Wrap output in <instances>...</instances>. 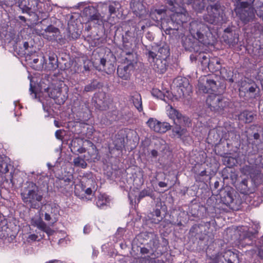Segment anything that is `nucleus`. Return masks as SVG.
<instances>
[{"label": "nucleus", "instance_id": "nucleus-1", "mask_svg": "<svg viewBox=\"0 0 263 263\" xmlns=\"http://www.w3.org/2000/svg\"><path fill=\"white\" fill-rule=\"evenodd\" d=\"M191 36L182 39V46L186 50L197 53L200 50L199 43L205 45L213 44L216 37L210 28L202 22L194 21L190 23L189 27Z\"/></svg>", "mask_w": 263, "mask_h": 263}, {"label": "nucleus", "instance_id": "nucleus-2", "mask_svg": "<svg viewBox=\"0 0 263 263\" xmlns=\"http://www.w3.org/2000/svg\"><path fill=\"white\" fill-rule=\"evenodd\" d=\"M22 201L31 209H37L43 199L42 190L32 181H27L21 190Z\"/></svg>", "mask_w": 263, "mask_h": 263}, {"label": "nucleus", "instance_id": "nucleus-3", "mask_svg": "<svg viewBox=\"0 0 263 263\" xmlns=\"http://www.w3.org/2000/svg\"><path fill=\"white\" fill-rule=\"evenodd\" d=\"M254 2L255 0L236 1L235 12L240 21L245 25L253 22L255 18L256 10L253 7Z\"/></svg>", "mask_w": 263, "mask_h": 263}, {"label": "nucleus", "instance_id": "nucleus-4", "mask_svg": "<svg viewBox=\"0 0 263 263\" xmlns=\"http://www.w3.org/2000/svg\"><path fill=\"white\" fill-rule=\"evenodd\" d=\"M169 112L171 118H173L174 123L176 124V126L172 129L173 134L174 136H177L178 138H181L187 133V130L182 128L181 125L189 126L191 122L190 120L188 117L183 116L178 110L172 107L171 108Z\"/></svg>", "mask_w": 263, "mask_h": 263}, {"label": "nucleus", "instance_id": "nucleus-5", "mask_svg": "<svg viewBox=\"0 0 263 263\" xmlns=\"http://www.w3.org/2000/svg\"><path fill=\"white\" fill-rule=\"evenodd\" d=\"M206 103L211 111L216 112L224 110L230 104L228 99L216 94L209 95L206 100Z\"/></svg>", "mask_w": 263, "mask_h": 263}, {"label": "nucleus", "instance_id": "nucleus-6", "mask_svg": "<svg viewBox=\"0 0 263 263\" xmlns=\"http://www.w3.org/2000/svg\"><path fill=\"white\" fill-rule=\"evenodd\" d=\"M206 9L208 14L204 16L205 22L211 24H221L223 22L224 12L220 4L209 5Z\"/></svg>", "mask_w": 263, "mask_h": 263}, {"label": "nucleus", "instance_id": "nucleus-7", "mask_svg": "<svg viewBox=\"0 0 263 263\" xmlns=\"http://www.w3.org/2000/svg\"><path fill=\"white\" fill-rule=\"evenodd\" d=\"M218 82V77L213 74L200 77L198 86L200 91L203 93H210L217 89Z\"/></svg>", "mask_w": 263, "mask_h": 263}, {"label": "nucleus", "instance_id": "nucleus-8", "mask_svg": "<svg viewBox=\"0 0 263 263\" xmlns=\"http://www.w3.org/2000/svg\"><path fill=\"white\" fill-rule=\"evenodd\" d=\"M145 54L148 61L152 64L153 69L157 72L163 73L166 70V59L157 57L156 52L146 49Z\"/></svg>", "mask_w": 263, "mask_h": 263}, {"label": "nucleus", "instance_id": "nucleus-9", "mask_svg": "<svg viewBox=\"0 0 263 263\" xmlns=\"http://www.w3.org/2000/svg\"><path fill=\"white\" fill-rule=\"evenodd\" d=\"M127 56L125 58V61H127V65H121L118 66L117 68V73L118 76L123 80H127L130 78L131 71L134 69V56L132 49L128 51H124Z\"/></svg>", "mask_w": 263, "mask_h": 263}, {"label": "nucleus", "instance_id": "nucleus-10", "mask_svg": "<svg viewBox=\"0 0 263 263\" xmlns=\"http://www.w3.org/2000/svg\"><path fill=\"white\" fill-rule=\"evenodd\" d=\"M198 60L203 68L208 67L212 71H217L220 69L221 64L220 60L217 58L210 59V55L204 52H200L198 53Z\"/></svg>", "mask_w": 263, "mask_h": 263}, {"label": "nucleus", "instance_id": "nucleus-11", "mask_svg": "<svg viewBox=\"0 0 263 263\" xmlns=\"http://www.w3.org/2000/svg\"><path fill=\"white\" fill-rule=\"evenodd\" d=\"M241 172L249 175L256 186H258L263 181V174L256 166L246 165L242 167Z\"/></svg>", "mask_w": 263, "mask_h": 263}, {"label": "nucleus", "instance_id": "nucleus-12", "mask_svg": "<svg viewBox=\"0 0 263 263\" xmlns=\"http://www.w3.org/2000/svg\"><path fill=\"white\" fill-rule=\"evenodd\" d=\"M176 85L177 91L179 97L189 95L192 92V86L189 81L184 77H177L174 81Z\"/></svg>", "mask_w": 263, "mask_h": 263}, {"label": "nucleus", "instance_id": "nucleus-13", "mask_svg": "<svg viewBox=\"0 0 263 263\" xmlns=\"http://www.w3.org/2000/svg\"><path fill=\"white\" fill-rule=\"evenodd\" d=\"M57 186L62 193H67L72 191L74 184L73 176L69 174L61 178H59L55 182Z\"/></svg>", "mask_w": 263, "mask_h": 263}, {"label": "nucleus", "instance_id": "nucleus-14", "mask_svg": "<svg viewBox=\"0 0 263 263\" xmlns=\"http://www.w3.org/2000/svg\"><path fill=\"white\" fill-rule=\"evenodd\" d=\"M84 13L89 18V21L99 26L104 25L103 17L94 7L88 6L84 10Z\"/></svg>", "mask_w": 263, "mask_h": 263}, {"label": "nucleus", "instance_id": "nucleus-15", "mask_svg": "<svg viewBox=\"0 0 263 263\" xmlns=\"http://www.w3.org/2000/svg\"><path fill=\"white\" fill-rule=\"evenodd\" d=\"M46 209L47 211L45 213L44 219L49 222L50 225L53 226L58 221L60 215L59 208L55 205H48L46 206Z\"/></svg>", "mask_w": 263, "mask_h": 263}, {"label": "nucleus", "instance_id": "nucleus-16", "mask_svg": "<svg viewBox=\"0 0 263 263\" xmlns=\"http://www.w3.org/2000/svg\"><path fill=\"white\" fill-rule=\"evenodd\" d=\"M161 27L166 34H171L174 33V31H177L180 26L170 16V18H164L162 21Z\"/></svg>", "mask_w": 263, "mask_h": 263}, {"label": "nucleus", "instance_id": "nucleus-17", "mask_svg": "<svg viewBox=\"0 0 263 263\" xmlns=\"http://www.w3.org/2000/svg\"><path fill=\"white\" fill-rule=\"evenodd\" d=\"M173 12L171 16L180 27L187 21V13L184 8L180 7Z\"/></svg>", "mask_w": 263, "mask_h": 263}, {"label": "nucleus", "instance_id": "nucleus-18", "mask_svg": "<svg viewBox=\"0 0 263 263\" xmlns=\"http://www.w3.org/2000/svg\"><path fill=\"white\" fill-rule=\"evenodd\" d=\"M257 88L256 85H250L246 84L241 86L239 89V96L240 97H246L247 98H255V91Z\"/></svg>", "mask_w": 263, "mask_h": 263}, {"label": "nucleus", "instance_id": "nucleus-19", "mask_svg": "<svg viewBox=\"0 0 263 263\" xmlns=\"http://www.w3.org/2000/svg\"><path fill=\"white\" fill-rule=\"evenodd\" d=\"M59 30L52 25L48 26L42 33H40L43 37L49 41L56 40Z\"/></svg>", "mask_w": 263, "mask_h": 263}, {"label": "nucleus", "instance_id": "nucleus-20", "mask_svg": "<svg viewBox=\"0 0 263 263\" xmlns=\"http://www.w3.org/2000/svg\"><path fill=\"white\" fill-rule=\"evenodd\" d=\"M257 234V231H255L254 232L249 231L245 232L242 238H241V243L245 246H250L253 245L255 241V238Z\"/></svg>", "mask_w": 263, "mask_h": 263}, {"label": "nucleus", "instance_id": "nucleus-21", "mask_svg": "<svg viewBox=\"0 0 263 263\" xmlns=\"http://www.w3.org/2000/svg\"><path fill=\"white\" fill-rule=\"evenodd\" d=\"M68 98L67 88H60V91H57L56 94L51 95V98L54 100L55 103L59 105L63 104Z\"/></svg>", "mask_w": 263, "mask_h": 263}, {"label": "nucleus", "instance_id": "nucleus-22", "mask_svg": "<svg viewBox=\"0 0 263 263\" xmlns=\"http://www.w3.org/2000/svg\"><path fill=\"white\" fill-rule=\"evenodd\" d=\"M237 255L233 252H228L219 257L214 263H235L237 260Z\"/></svg>", "mask_w": 263, "mask_h": 263}, {"label": "nucleus", "instance_id": "nucleus-23", "mask_svg": "<svg viewBox=\"0 0 263 263\" xmlns=\"http://www.w3.org/2000/svg\"><path fill=\"white\" fill-rule=\"evenodd\" d=\"M30 62L31 66L36 70H41L44 69L45 59L43 55H38L36 58H32Z\"/></svg>", "mask_w": 263, "mask_h": 263}, {"label": "nucleus", "instance_id": "nucleus-24", "mask_svg": "<svg viewBox=\"0 0 263 263\" xmlns=\"http://www.w3.org/2000/svg\"><path fill=\"white\" fill-rule=\"evenodd\" d=\"M115 147L117 150H121L125 146V136L122 132H120L116 135L113 142Z\"/></svg>", "mask_w": 263, "mask_h": 263}, {"label": "nucleus", "instance_id": "nucleus-25", "mask_svg": "<svg viewBox=\"0 0 263 263\" xmlns=\"http://www.w3.org/2000/svg\"><path fill=\"white\" fill-rule=\"evenodd\" d=\"M221 201L226 205H228L233 201V197L230 190L224 189L220 193Z\"/></svg>", "mask_w": 263, "mask_h": 263}, {"label": "nucleus", "instance_id": "nucleus-26", "mask_svg": "<svg viewBox=\"0 0 263 263\" xmlns=\"http://www.w3.org/2000/svg\"><path fill=\"white\" fill-rule=\"evenodd\" d=\"M34 224L39 229L45 232L48 236L52 235L54 232V230L47 226L41 219L35 220Z\"/></svg>", "mask_w": 263, "mask_h": 263}, {"label": "nucleus", "instance_id": "nucleus-27", "mask_svg": "<svg viewBox=\"0 0 263 263\" xmlns=\"http://www.w3.org/2000/svg\"><path fill=\"white\" fill-rule=\"evenodd\" d=\"M130 99L138 110L140 112L142 111V99L140 94L137 92H133L130 96Z\"/></svg>", "mask_w": 263, "mask_h": 263}, {"label": "nucleus", "instance_id": "nucleus-28", "mask_svg": "<svg viewBox=\"0 0 263 263\" xmlns=\"http://www.w3.org/2000/svg\"><path fill=\"white\" fill-rule=\"evenodd\" d=\"M248 179H243L237 184V190L243 194H249L253 192V190L248 186Z\"/></svg>", "mask_w": 263, "mask_h": 263}, {"label": "nucleus", "instance_id": "nucleus-29", "mask_svg": "<svg viewBox=\"0 0 263 263\" xmlns=\"http://www.w3.org/2000/svg\"><path fill=\"white\" fill-rule=\"evenodd\" d=\"M58 67V59L56 55L53 54L49 57V62H44L45 69L48 70H54Z\"/></svg>", "mask_w": 263, "mask_h": 263}, {"label": "nucleus", "instance_id": "nucleus-30", "mask_svg": "<svg viewBox=\"0 0 263 263\" xmlns=\"http://www.w3.org/2000/svg\"><path fill=\"white\" fill-rule=\"evenodd\" d=\"M30 2L32 3L34 2L35 4H36V0H23L19 4L20 8L22 10L23 12L29 13L31 9H35V6L33 4H30Z\"/></svg>", "mask_w": 263, "mask_h": 263}, {"label": "nucleus", "instance_id": "nucleus-31", "mask_svg": "<svg viewBox=\"0 0 263 263\" xmlns=\"http://www.w3.org/2000/svg\"><path fill=\"white\" fill-rule=\"evenodd\" d=\"M147 196L150 197L153 199H155V196L154 191L150 187H146V189H144L143 190H142L139 193L137 200L139 202L141 199Z\"/></svg>", "mask_w": 263, "mask_h": 263}, {"label": "nucleus", "instance_id": "nucleus-32", "mask_svg": "<svg viewBox=\"0 0 263 263\" xmlns=\"http://www.w3.org/2000/svg\"><path fill=\"white\" fill-rule=\"evenodd\" d=\"M157 57L166 59L170 55V49L167 45H164L158 48Z\"/></svg>", "mask_w": 263, "mask_h": 263}, {"label": "nucleus", "instance_id": "nucleus-33", "mask_svg": "<svg viewBox=\"0 0 263 263\" xmlns=\"http://www.w3.org/2000/svg\"><path fill=\"white\" fill-rule=\"evenodd\" d=\"M130 7L135 13L139 14L142 13L144 10V6L139 1H134L130 3Z\"/></svg>", "mask_w": 263, "mask_h": 263}, {"label": "nucleus", "instance_id": "nucleus-34", "mask_svg": "<svg viewBox=\"0 0 263 263\" xmlns=\"http://www.w3.org/2000/svg\"><path fill=\"white\" fill-rule=\"evenodd\" d=\"M236 36H231L229 34H227L226 35H223L222 37L225 43L229 44L230 46H234L238 42V37L236 34H235Z\"/></svg>", "mask_w": 263, "mask_h": 263}, {"label": "nucleus", "instance_id": "nucleus-35", "mask_svg": "<svg viewBox=\"0 0 263 263\" xmlns=\"http://www.w3.org/2000/svg\"><path fill=\"white\" fill-rule=\"evenodd\" d=\"M101 85L99 82L96 80H93L90 84L86 85L84 87L85 92H91L99 88Z\"/></svg>", "mask_w": 263, "mask_h": 263}, {"label": "nucleus", "instance_id": "nucleus-36", "mask_svg": "<svg viewBox=\"0 0 263 263\" xmlns=\"http://www.w3.org/2000/svg\"><path fill=\"white\" fill-rule=\"evenodd\" d=\"M241 116L245 119L246 123H251L254 120L255 115L252 111L245 110L241 112Z\"/></svg>", "mask_w": 263, "mask_h": 263}, {"label": "nucleus", "instance_id": "nucleus-37", "mask_svg": "<svg viewBox=\"0 0 263 263\" xmlns=\"http://www.w3.org/2000/svg\"><path fill=\"white\" fill-rule=\"evenodd\" d=\"M192 4L193 8L198 12H201L204 9V0H195Z\"/></svg>", "mask_w": 263, "mask_h": 263}, {"label": "nucleus", "instance_id": "nucleus-38", "mask_svg": "<svg viewBox=\"0 0 263 263\" xmlns=\"http://www.w3.org/2000/svg\"><path fill=\"white\" fill-rule=\"evenodd\" d=\"M147 125L154 131L158 133L159 126V121L153 118H150L147 122Z\"/></svg>", "mask_w": 263, "mask_h": 263}, {"label": "nucleus", "instance_id": "nucleus-39", "mask_svg": "<svg viewBox=\"0 0 263 263\" xmlns=\"http://www.w3.org/2000/svg\"><path fill=\"white\" fill-rule=\"evenodd\" d=\"M147 125L154 131L158 133L159 126V121L153 118H150L147 122Z\"/></svg>", "mask_w": 263, "mask_h": 263}, {"label": "nucleus", "instance_id": "nucleus-40", "mask_svg": "<svg viewBox=\"0 0 263 263\" xmlns=\"http://www.w3.org/2000/svg\"><path fill=\"white\" fill-rule=\"evenodd\" d=\"M223 164L229 167H232L237 163V160L233 157L226 156L223 158Z\"/></svg>", "mask_w": 263, "mask_h": 263}, {"label": "nucleus", "instance_id": "nucleus-41", "mask_svg": "<svg viewBox=\"0 0 263 263\" xmlns=\"http://www.w3.org/2000/svg\"><path fill=\"white\" fill-rule=\"evenodd\" d=\"M61 87H60L59 86H54L53 85H51L50 86H48L46 88H43V87L41 86V89L44 90V91L46 92H47L50 98H51V95L56 94L57 90L58 91H60V89Z\"/></svg>", "mask_w": 263, "mask_h": 263}, {"label": "nucleus", "instance_id": "nucleus-42", "mask_svg": "<svg viewBox=\"0 0 263 263\" xmlns=\"http://www.w3.org/2000/svg\"><path fill=\"white\" fill-rule=\"evenodd\" d=\"M73 163L75 166L80 167L82 168H85L87 166L84 159L80 157L75 158L73 160Z\"/></svg>", "mask_w": 263, "mask_h": 263}, {"label": "nucleus", "instance_id": "nucleus-43", "mask_svg": "<svg viewBox=\"0 0 263 263\" xmlns=\"http://www.w3.org/2000/svg\"><path fill=\"white\" fill-rule=\"evenodd\" d=\"M167 7L171 11L174 12L180 7L176 2L175 0H166Z\"/></svg>", "mask_w": 263, "mask_h": 263}, {"label": "nucleus", "instance_id": "nucleus-44", "mask_svg": "<svg viewBox=\"0 0 263 263\" xmlns=\"http://www.w3.org/2000/svg\"><path fill=\"white\" fill-rule=\"evenodd\" d=\"M153 215L156 217V218H153L152 220V222L155 223H159L163 219L161 216V211L159 209H156L154 211Z\"/></svg>", "mask_w": 263, "mask_h": 263}, {"label": "nucleus", "instance_id": "nucleus-45", "mask_svg": "<svg viewBox=\"0 0 263 263\" xmlns=\"http://www.w3.org/2000/svg\"><path fill=\"white\" fill-rule=\"evenodd\" d=\"M171 125L167 122H161L159 121V132L160 133H164L171 129Z\"/></svg>", "mask_w": 263, "mask_h": 263}, {"label": "nucleus", "instance_id": "nucleus-46", "mask_svg": "<svg viewBox=\"0 0 263 263\" xmlns=\"http://www.w3.org/2000/svg\"><path fill=\"white\" fill-rule=\"evenodd\" d=\"M106 198L104 197L103 195H100L98 197L96 204L98 208H102L106 205Z\"/></svg>", "mask_w": 263, "mask_h": 263}, {"label": "nucleus", "instance_id": "nucleus-47", "mask_svg": "<svg viewBox=\"0 0 263 263\" xmlns=\"http://www.w3.org/2000/svg\"><path fill=\"white\" fill-rule=\"evenodd\" d=\"M152 94L153 96L159 98L161 100H164V95L162 92L158 89H153L152 90Z\"/></svg>", "mask_w": 263, "mask_h": 263}, {"label": "nucleus", "instance_id": "nucleus-48", "mask_svg": "<svg viewBox=\"0 0 263 263\" xmlns=\"http://www.w3.org/2000/svg\"><path fill=\"white\" fill-rule=\"evenodd\" d=\"M9 171L8 164L5 161H1L0 162V172L3 174H6Z\"/></svg>", "mask_w": 263, "mask_h": 263}, {"label": "nucleus", "instance_id": "nucleus-49", "mask_svg": "<svg viewBox=\"0 0 263 263\" xmlns=\"http://www.w3.org/2000/svg\"><path fill=\"white\" fill-rule=\"evenodd\" d=\"M103 70L105 71L107 74H110L115 71V67L110 61H108L107 67H104Z\"/></svg>", "mask_w": 263, "mask_h": 263}, {"label": "nucleus", "instance_id": "nucleus-50", "mask_svg": "<svg viewBox=\"0 0 263 263\" xmlns=\"http://www.w3.org/2000/svg\"><path fill=\"white\" fill-rule=\"evenodd\" d=\"M156 13H157L159 16H160V15L161 14V10H155L154 11H152L150 13V17L151 18H152L154 21H158V19H161V17H160L159 18L158 17H157L155 16Z\"/></svg>", "mask_w": 263, "mask_h": 263}, {"label": "nucleus", "instance_id": "nucleus-51", "mask_svg": "<svg viewBox=\"0 0 263 263\" xmlns=\"http://www.w3.org/2000/svg\"><path fill=\"white\" fill-rule=\"evenodd\" d=\"M44 237V234H40V236H38L37 235L32 234L29 235L28 239L32 241H40L41 239H43Z\"/></svg>", "mask_w": 263, "mask_h": 263}, {"label": "nucleus", "instance_id": "nucleus-52", "mask_svg": "<svg viewBox=\"0 0 263 263\" xmlns=\"http://www.w3.org/2000/svg\"><path fill=\"white\" fill-rule=\"evenodd\" d=\"M253 165L256 166L257 168L259 169L260 168H263V158L262 156L258 157L255 161V164Z\"/></svg>", "mask_w": 263, "mask_h": 263}, {"label": "nucleus", "instance_id": "nucleus-53", "mask_svg": "<svg viewBox=\"0 0 263 263\" xmlns=\"http://www.w3.org/2000/svg\"><path fill=\"white\" fill-rule=\"evenodd\" d=\"M202 227L203 225L202 224H195L193 226H192V227L190 229V232L195 234H197L199 230H200Z\"/></svg>", "mask_w": 263, "mask_h": 263}, {"label": "nucleus", "instance_id": "nucleus-54", "mask_svg": "<svg viewBox=\"0 0 263 263\" xmlns=\"http://www.w3.org/2000/svg\"><path fill=\"white\" fill-rule=\"evenodd\" d=\"M154 250H152L151 252L149 250L145 247H142V248H140V252L142 254H146L150 253L152 255H153L154 254Z\"/></svg>", "mask_w": 263, "mask_h": 263}, {"label": "nucleus", "instance_id": "nucleus-55", "mask_svg": "<svg viewBox=\"0 0 263 263\" xmlns=\"http://www.w3.org/2000/svg\"><path fill=\"white\" fill-rule=\"evenodd\" d=\"M64 130L59 129L57 130L55 133L56 138L59 140H62L63 139V133Z\"/></svg>", "mask_w": 263, "mask_h": 263}, {"label": "nucleus", "instance_id": "nucleus-56", "mask_svg": "<svg viewBox=\"0 0 263 263\" xmlns=\"http://www.w3.org/2000/svg\"><path fill=\"white\" fill-rule=\"evenodd\" d=\"M207 175H208L206 174V171L205 170H204L201 171L199 174H197L196 177V178L197 180H198L200 181H201L202 180H201V177L205 176H207Z\"/></svg>", "mask_w": 263, "mask_h": 263}, {"label": "nucleus", "instance_id": "nucleus-57", "mask_svg": "<svg viewBox=\"0 0 263 263\" xmlns=\"http://www.w3.org/2000/svg\"><path fill=\"white\" fill-rule=\"evenodd\" d=\"M87 145L91 147L93 152H97V148L95 145L90 140H86Z\"/></svg>", "mask_w": 263, "mask_h": 263}, {"label": "nucleus", "instance_id": "nucleus-58", "mask_svg": "<svg viewBox=\"0 0 263 263\" xmlns=\"http://www.w3.org/2000/svg\"><path fill=\"white\" fill-rule=\"evenodd\" d=\"M108 10L110 13V15L112 14H115L116 12V8L113 5H110L108 7Z\"/></svg>", "mask_w": 263, "mask_h": 263}, {"label": "nucleus", "instance_id": "nucleus-59", "mask_svg": "<svg viewBox=\"0 0 263 263\" xmlns=\"http://www.w3.org/2000/svg\"><path fill=\"white\" fill-rule=\"evenodd\" d=\"M91 66V63L89 61L85 62L84 63V69L85 71H89L90 70V67Z\"/></svg>", "mask_w": 263, "mask_h": 263}, {"label": "nucleus", "instance_id": "nucleus-60", "mask_svg": "<svg viewBox=\"0 0 263 263\" xmlns=\"http://www.w3.org/2000/svg\"><path fill=\"white\" fill-rule=\"evenodd\" d=\"M229 34L231 36H232L233 32L232 29L231 27H227L224 30V33L223 35Z\"/></svg>", "mask_w": 263, "mask_h": 263}, {"label": "nucleus", "instance_id": "nucleus-61", "mask_svg": "<svg viewBox=\"0 0 263 263\" xmlns=\"http://www.w3.org/2000/svg\"><path fill=\"white\" fill-rule=\"evenodd\" d=\"M100 63L103 67V69H104V67H107V63H108V61H107L105 58H102L100 59Z\"/></svg>", "mask_w": 263, "mask_h": 263}, {"label": "nucleus", "instance_id": "nucleus-62", "mask_svg": "<svg viewBox=\"0 0 263 263\" xmlns=\"http://www.w3.org/2000/svg\"><path fill=\"white\" fill-rule=\"evenodd\" d=\"M125 231V230H124V229L122 228H119L117 230V231L116 232V234L117 235L121 236L124 233Z\"/></svg>", "mask_w": 263, "mask_h": 263}, {"label": "nucleus", "instance_id": "nucleus-63", "mask_svg": "<svg viewBox=\"0 0 263 263\" xmlns=\"http://www.w3.org/2000/svg\"><path fill=\"white\" fill-rule=\"evenodd\" d=\"M151 263H164V261L162 259L153 258L151 259L150 260Z\"/></svg>", "mask_w": 263, "mask_h": 263}, {"label": "nucleus", "instance_id": "nucleus-64", "mask_svg": "<svg viewBox=\"0 0 263 263\" xmlns=\"http://www.w3.org/2000/svg\"><path fill=\"white\" fill-rule=\"evenodd\" d=\"M258 255L260 258L263 259V246L258 248Z\"/></svg>", "mask_w": 263, "mask_h": 263}]
</instances>
